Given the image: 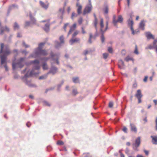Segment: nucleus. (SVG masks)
<instances>
[{"mask_svg": "<svg viewBox=\"0 0 157 157\" xmlns=\"http://www.w3.org/2000/svg\"><path fill=\"white\" fill-rule=\"evenodd\" d=\"M76 27V23H74L72 26L70 27V29L68 32L67 36L71 34L72 32L75 29Z\"/></svg>", "mask_w": 157, "mask_h": 157, "instance_id": "obj_13", "label": "nucleus"}, {"mask_svg": "<svg viewBox=\"0 0 157 157\" xmlns=\"http://www.w3.org/2000/svg\"><path fill=\"white\" fill-rule=\"evenodd\" d=\"M140 144V137H138L135 140V143L132 144L133 149L135 151H138L137 148L139 146Z\"/></svg>", "mask_w": 157, "mask_h": 157, "instance_id": "obj_4", "label": "nucleus"}, {"mask_svg": "<svg viewBox=\"0 0 157 157\" xmlns=\"http://www.w3.org/2000/svg\"><path fill=\"white\" fill-rule=\"evenodd\" d=\"M144 152H145V154L146 155H148V154H149V152L147 151L144 150Z\"/></svg>", "mask_w": 157, "mask_h": 157, "instance_id": "obj_60", "label": "nucleus"}, {"mask_svg": "<svg viewBox=\"0 0 157 157\" xmlns=\"http://www.w3.org/2000/svg\"><path fill=\"white\" fill-rule=\"evenodd\" d=\"M96 36H93L91 33H90L89 34V38L88 40V42L90 44L92 43V38L95 39L96 38Z\"/></svg>", "mask_w": 157, "mask_h": 157, "instance_id": "obj_20", "label": "nucleus"}, {"mask_svg": "<svg viewBox=\"0 0 157 157\" xmlns=\"http://www.w3.org/2000/svg\"><path fill=\"white\" fill-rule=\"evenodd\" d=\"M144 26L145 23L144 21H141L139 24V28L142 30H144Z\"/></svg>", "mask_w": 157, "mask_h": 157, "instance_id": "obj_21", "label": "nucleus"}, {"mask_svg": "<svg viewBox=\"0 0 157 157\" xmlns=\"http://www.w3.org/2000/svg\"><path fill=\"white\" fill-rule=\"evenodd\" d=\"M130 126H131V130L135 132H137V129L136 126L132 124H130Z\"/></svg>", "mask_w": 157, "mask_h": 157, "instance_id": "obj_22", "label": "nucleus"}, {"mask_svg": "<svg viewBox=\"0 0 157 157\" xmlns=\"http://www.w3.org/2000/svg\"><path fill=\"white\" fill-rule=\"evenodd\" d=\"M11 53L9 46L8 45H4L3 43L1 44L0 50V57L1 59V63L3 64L6 63L7 56Z\"/></svg>", "mask_w": 157, "mask_h": 157, "instance_id": "obj_1", "label": "nucleus"}, {"mask_svg": "<svg viewBox=\"0 0 157 157\" xmlns=\"http://www.w3.org/2000/svg\"><path fill=\"white\" fill-rule=\"evenodd\" d=\"M80 40V39L79 38H76L74 39V38L72 37V38L70 40L69 42L71 44H72L75 43H79Z\"/></svg>", "mask_w": 157, "mask_h": 157, "instance_id": "obj_16", "label": "nucleus"}, {"mask_svg": "<svg viewBox=\"0 0 157 157\" xmlns=\"http://www.w3.org/2000/svg\"><path fill=\"white\" fill-rule=\"evenodd\" d=\"M59 11L63 14L64 12V9L60 8L59 10Z\"/></svg>", "mask_w": 157, "mask_h": 157, "instance_id": "obj_48", "label": "nucleus"}, {"mask_svg": "<svg viewBox=\"0 0 157 157\" xmlns=\"http://www.w3.org/2000/svg\"><path fill=\"white\" fill-rule=\"evenodd\" d=\"M100 31L102 33H104L107 30H105V28H104V25L103 24V20L102 18H101L100 19Z\"/></svg>", "mask_w": 157, "mask_h": 157, "instance_id": "obj_10", "label": "nucleus"}, {"mask_svg": "<svg viewBox=\"0 0 157 157\" xmlns=\"http://www.w3.org/2000/svg\"><path fill=\"white\" fill-rule=\"evenodd\" d=\"M153 101L155 104V105H156L157 104V100H153Z\"/></svg>", "mask_w": 157, "mask_h": 157, "instance_id": "obj_63", "label": "nucleus"}, {"mask_svg": "<svg viewBox=\"0 0 157 157\" xmlns=\"http://www.w3.org/2000/svg\"><path fill=\"white\" fill-rule=\"evenodd\" d=\"M57 71V68L56 67H51L49 72L47 73V74L51 73L53 75L55 74Z\"/></svg>", "mask_w": 157, "mask_h": 157, "instance_id": "obj_15", "label": "nucleus"}, {"mask_svg": "<svg viewBox=\"0 0 157 157\" xmlns=\"http://www.w3.org/2000/svg\"><path fill=\"white\" fill-rule=\"evenodd\" d=\"M14 28L15 30L18 29L19 28V25L16 22H15L14 23Z\"/></svg>", "mask_w": 157, "mask_h": 157, "instance_id": "obj_28", "label": "nucleus"}, {"mask_svg": "<svg viewBox=\"0 0 157 157\" xmlns=\"http://www.w3.org/2000/svg\"><path fill=\"white\" fill-rule=\"evenodd\" d=\"M44 105H46L48 106H50V104L48 102L44 101Z\"/></svg>", "mask_w": 157, "mask_h": 157, "instance_id": "obj_51", "label": "nucleus"}, {"mask_svg": "<svg viewBox=\"0 0 157 157\" xmlns=\"http://www.w3.org/2000/svg\"><path fill=\"white\" fill-rule=\"evenodd\" d=\"M103 34V33H102V34L101 36V40L102 43L104 42L105 40V38Z\"/></svg>", "mask_w": 157, "mask_h": 157, "instance_id": "obj_38", "label": "nucleus"}, {"mask_svg": "<svg viewBox=\"0 0 157 157\" xmlns=\"http://www.w3.org/2000/svg\"><path fill=\"white\" fill-rule=\"evenodd\" d=\"M122 131L125 133H127V128L125 126H124L123 127V128L122 129Z\"/></svg>", "mask_w": 157, "mask_h": 157, "instance_id": "obj_46", "label": "nucleus"}, {"mask_svg": "<svg viewBox=\"0 0 157 157\" xmlns=\"http://www.w3.org/2000/svg\"><path fill=\"white\" fill-rule=\"evenodd\" d=\"M43 68L44 70H46L48 69V67L45 63H44L43 65Z\"/></svg>", "mask_w": 157, "mask_h": 157, "instance_id": "obj_43", "label": "nucleus"}, {"mask_svg": "<svg viewBox=\"0 0 157 157\" xmlns=\"http://www.w3.org/2000/svg\"><path fill=\"white\" fill-rule=\"evenodd\" d=\"M131 59L129 57H127L125 59V60L127 62L128 61Z\"/></svg>", "mask_w": 157, "mask_h": 157, "instance_id": "obj_50", "label": "nucleus"}, {"mask_svg": "<svg viewBox=\"0 0 157 157\" xmlns=\"http://www.w3.org/2000/svg\"><path fill=\"white\" fill-rule=\"evenodd\" d=\"M88 53L89 51L87 50H85L84 52V54L85 56L88 54Z\"/></svg>", "mask_w": 157, "mask_h": 157, "instance_id": "obj_52", "label": "nucleus"}, {"mask_svg": "<svg viewBox=\"0 0 157 157\" xmlns=\"http://www.w3.org/2000/svg\"><path fill=\"white\" fill-rule=\"evenodd\" d=\"M44 30L46 32L48 31L49 30V26L48 24H46L45 25V27L44 28Z\"/></svg>", "mask_w": 157, "mask_h": 157, "instance_id": "obj_27", "label": "nucleus"}, {"mask_svg": "<svg viewBox=\"0 0 157 157\" xmlns=\"http://www.w3.org/2000/svg\"><path fill=\"white\" fill-rule=\"evenodd\" d=\"M73 82L75 83H78L79 82V78L78 77H75L73 78Z\"/></svg>", "mask_w": 157, "mask_h": 157, "instance_id": "obj_26", "label": "nucleus"}, {"mask_svg": "<svg viewBox=\"0 0 157 157\" xmlns=\"http://www.w3.org/2000/svg\"><path fill=\"white\" fill-rule=\"evenodd\" d=\"M116 16L115 15L113 16V23L115 26L117 25V22L122 23L123 20L122 16L121 15H120L118 16V18L117 20H116Z\"/></svg>", "mask_w": 157, "mask_h": 157, "instance_id": "obj_5", "label": "nucleus"}, {"mask_svg": "<svg viewBox=\"0 0 157 157\" xmlns=\"http://www.w3.org/2000/svg\"><path fill=\"white\" fill-rule=\"evenodd\" d=\"M155 47L154 45H149L148 46L147 48L151 49L154 48Z\"/></svg>", "mask_w": 157, "mask_h": 157, "instance_id": "obj_35", "label": "nucleus"}, {"mask_svg": "<svg viewBox=\"0 0 157 157\" xmlns=\"http://www.w3.org/2000/svg\"><path fill=\"white\" fill-rule=\"evenodd\" d=\"M78 33V31L77 30L75 31L72 35V37L74 38Z\"/></svg>", "mask_w": 157, "mask_h": 157, "instance_id": "obj_32", "label": "nucleus"}, {"mask_svg": "<svg viewBox=\"0 0 157 157\" xmlns=\"http://www.w3.org/2000/svg\"><path fill=\"white\" fill-rule=\"evenodd\" d=\"M30 22L28 21H26L25 22V27H27L30 26Z\"/></svg>", "mask_w": 157, "mask_h": 157, "instance_id": "obj_33", "label": "nucleus"}, {"mask_svg": "<svg viewBox=\"0 0 157 157\" xmlns=\"http://www.w3.org/2000/svg\"><path fill=\"white\" fill-rule=\"evenodd\" d=\"M108 21H107L106 22V27H105V30H107L108 29Z\"/></svg>", "mask_w": 157, "mask_h": 157, "instance_id": "obj_49", "label": "nucleus"}, {"mask_svg": "<svg viewBox=\"0 0 157 157\" xmlns=\"http://www.w3.org/2000/svg\"><path fill=\"white\" fill-rule=\"evenodd\" d=\"M48 74H47L46 75H43L39 77V79H45L47 78V75Z\"/></svg>", "mask_w": 157, "mask_h": 157, "instance_id": "obj_34", "label": "nucleus"}, {"mask_svg": "<svg viewBox=\"0 0 157 157\" xmlns=\"http://www.w3.org/2000/svg\"><path fill=\"white\" fill-rule=\"evenodd\" d=\"M134 52V53H135L137 54H138L137 46L136 45V46H135V50Z\"/></svg>", "mask_w": 157, "mask_h": 157, "instance_id": "obj_40", "label": "nucleus"}, {"mask_svg": "<svg viewBox=\"0 0 157 157\" xmlns=\"http://www.w3.org/2000/svg\"><path fill=\"white\" fill-rule=\"evenodd\" d=\"M108 55H109L108 53H103V58L104 59H106L107 58Z\"/></svg>", "mask_w": 157, "mask_h": 157, "instance_id": "obj_45", "label": "nucleus"}, {"mask_svg": "<svg viewBox=\"0 0 157 157\" xmlns=\"http://www.w3.org/2000/svg\"><path fill=\"white\" fill-rule=\"evenodd\" d=\"M33 70H34L33 69L31 71V72H30V74L29 75H28L27 74H26L25 75V77H29V76H31L32 75H36V74L33 73Z\"/></svg>", "mask_w": 157, "mask_h": 157, "instance_id": "obj_25", "label": "nucleus"}, {"mask_svg": "<svg viewBox=\"0 0 157 157\" xmlns=\"http://www.w3.org/2000/svg\"><path fill=\"white\" fill-rule=\"evenodd\" d=\"M45 43H41L39 44L38 47L37 48L35 49V51H37L40 49H42L43 46L44 45Z\"/></svg>", "mask_w": 157, "mask_h": 157, "instance_id": "obj_23", "label": "nucleus"}, {"mask_svg": "<svg viewBox=\"0 0 157 157\" xmlns=\"http://www.w3.org/2000/svg\"><path fill=\"white\" fill-rule=\"evenodd\" d=\"M59 40L60 41L61 43H64V38L63 36L62 35L60 36L59 38Z\"/></svg>", "mask_w": 157, "mask_h": 157, "instance_id": "obj_29", "label": "nucleus"}, {"mask_svg": "<svg viewBox=\"0 0 157 157\" xmlns=\"http://www.w3.org/2000/svg\"><path fill=\"white\" fill-rule=\"evenodd\" d=\"M94 26H95L96 29L97 28V24H98V20H97V19H94Z\"/></svg>", "mask_w": 157, "mask_h": 157, "instance_id": "obj_37", "label": "nucleus"}, {"mask_svg": "<svg viewBox=\"0 0 157 157\" xmlns=\"http://www.w3.org/2000/svg\"><path fill=\"white\" fill-rule=\"evenodd\" d=\"M135 96L138 99V103H140L141 102V98L143 96L141 90L139 89L137 90Z\"/></svg>", "mask_w": 157, "mask_h": 157, "instance_id": "obj_8", "label": "nucleus"}, {"mask_svg": "<svg viewBox=\"0 0 157 157\" xmlns=\"http://www.w3.org/2000/svg\"><path fill=\"white\" fill-rule=\"evenodd\" d=\"M113 102L111 101L110 102L109 104V108H112L113 107Z\"/></svg>", "mask_w": 157, "mask_h": 157, "instance_id": "obj_42", "label": "nucleus"}, {"mask_svg": "<svg viewBox=\"0 0 157 157\" xmlns=\"http://www.w3.org/2000/svg\"><path fill=\"white\" fill-rule=\"evenodd\" d=\"M57 144L58 145H63L64 144L63 142L61 140H58Z\"/></svg>", "mask_w": 157, "mask_h": 157, "instance_id": "obj_36", "label": "nucleus"}, {"mask_svg": "<svg viewBox=\"0 0 157 157\" xmlns=\"http://www.w3.org/2000/svg\"><path fill=\"white\" fill-rule=\"evenodd\" d=\"M69 25V24L68 23H66L64 24L63 26V29L65 32L66 31V28Z\"/></svg>", "mask_w": 157, "mask_h": 157, "instance_id": "obj_41", "label": "nucleus"}, {"mask_svg": "<svg viewBox=\"0 0 157 157\" xmlns=\"http://www.w3.org/2000/svg\"><path fill=\"white\" fill-rule=\"evenodd\" d=\"M155 123L156 124V130H157V117H156V118Z\"/></svg>", "mask_w": 157, "mask_h": 157, "instance_id": "obj_62", "label": "nucleus"}, {"mask_svg": "<svg viewBox=\"0 0 157 157\" xmlns=\"http://www.w3.org/2000/svg\"><path fill=\"white\" fill-rule=\"evenodd\" d=\"M82 33L83 34H84L86 33L85 32V31L84 30V29L83 28V27H82Z\"/></svg>", "mask_w": 157, "mask_h": 157, "instance_id": "obj_61", "label": "nucleus"}, {"mask_svg": "<svg viewBox=\"0 0 157 157\" xmlns=\"http://www.w3.org/2000/svg\"><path fill=\"white\" fill-rule=\"evenodd\" d=\"M157 43V40H155L154 41H153V44L154 45H155Z\"/></svg>", "mask_w": 157, "mask_h": 157, "instance_id": "obj_55", "label": "nucleus"}, {"mask_svg": "<svg viewBox=\"0 0 157 157\" xmlns=\"http://www.w3.org/2000/svg\"><path fill=\"white\" fill-rule=\"evenodd\" d=\"M152 138V142L153 144H157V135L155 136H151Z\"/></svg>", "mask_w": 157, "mask_h": 157, "instance_id": "obj_18", "label": "nucleus"}, {"mask_svg": "<svg viewBox=\"0 0 157 157\" xmlns=\"http://www.w3.org/2000/svg\"><path fill=\"white\" fill-rule=\"evenodd\" d=\"M128 25L130 27L131 30L132 31V33L133 35H135L134 30L133 28V22L132 19H129L128 21Z\"/></svg>", "mask_w": 157, "mask_h": 157, "instance_id": "obj_9", "label": "nucleus"}, {"mask_svg": "<svg viewBox=\"0 0 157 157\" xmlns=\"http://www.w3.org/2000/svg\"><path fill=\"white\" fill-rule=\"evenodd\" d=\"M47 54V52L46 50L40 49L37 51H35L34 52L31 54L29 57V58L30 57L36 58L40 55L45 56Z\"/></svg>", "mask_w": 157, "mask_h": 157, "instance_id": "obj_2", "label": "nucleus"}, {"mask_svg": "<svg viewBox=\"0 0 157 157\" xmlns=\"http://www.w3.org/2000/svg\"><path fill=\"white\" fill-rule=\"evenodd\" d=\"M29 17L32 23L33 24L36 23V20L33 17L32 14L31 13H30L29 14Z\"/></svg>", "mask_w": 157, "mask_h": 157, "instance_id": "obj_24", "label": "nucleus"}, {"mask_svg": "<svg viewBox=\"0 0 157 157\" xmlns=\"http://www.w3.org/2000/svg\"><path fill=\"white\" fill-rule=\"evenodd\" d=\"M136 157H144L143 156H142V155H137Z\"/></svg>", "mask_w": 157, "mask_h": 157, "instance_id": "obj_64", "label": "nucleus"}, {"mask_svg": "<svg viewBox=\"0 0 157 157\" xmlns=\"http://www.w3.org/2000/svg\"><path fill=\"white\" fill-rule=\"evenodd\" d=\"M26 125L28 127H29L31 126V124L30 122H28L26 124Z\"/></svg>", "mask_w": 157, "mask_h": 157, "instance_id": "obj_57", "label": "nucleus"}, {"mask_svg": "<svg viewBox=\"0 0 157 157\" xmlns=\"http://www.w3.org/2000/svg\"><path fill=\"white\" fill-rule=\"evenodd\" d=\"M145 35L148 40H150L151 39H154L155 36L153 35L151 33L149 32H146L145 33Z\"/></svg>", "mask_w": 157, "mask_h": 157, "instance_id": "obj_11", "label": "nucleus"}, {"mask_svg": "<svg viewBox=\"0 0 157 157\" xmlns=\"http://www.w3.org/2000/svg\"><path fill=\"white\" fill-rule=\"evenodd\" d=\"M72 94L74 95H75L78 94V92L76 90L73 89L72 91Z\"/></svg>", "mask_w": 157, "mask_h": 157, "instance_id": "obj_39", "label": "nucleus"}, {"mask_svg": "<svg viewBox=\"0 0 157 157\" xmlns=\"http://www.w3.org/2000/svg\"><path fill=\"white\" fill-rule=\"evenodd\" d=\"M23 44L25 46V47L27 48L29 47V46L26 44L24 42H23Z\"/></svg>", "mask_w": 157, "mask_h": 157, "instance_id": "obj_54", "label": "nucleus"}, {"mask_svg": "<svg viewBox=\"0 0 157 157\" xmlns=\"http://www.w3.org/2000/svg\"><path fill=\"white\" fill-rule=\"evenodd\" d=\"M0 35L2 34L3 33V32L4 31H6L8 32L10 31L9 29L7 26H6L5 28H4L2 27H1L0 28Z\"/></svg>", "mask_w": 157, "mask_h": 157, "instance_id": "obj_17", "label": "nucleus"}, {"mask_svg": "<svg viewBox=\"0 0 157 157\" xmlns=\"http://www.w3.org/2000/svg\"><path fill=\"white\" fill-rule=\"evenodd\" d=\"M71 10V8L70 7H68L67 9V11L68 13H69Z\"/></svg>", "mask_w": 157, "mask_h": 157, "instance_id": "obj_59", "label": "nucleus"}, {"mask_svg": "<svg viewBox=\"0 0 157 157\" xmlns=\"http://www.w3.org/2000/svg\"><path fill=\"white\" fill-rule=\"evenodd\" d=\"M30 64L34 65L33 69L39 70L40 68V66L39 65V61L37 60L30 61Z\"/></svg>", "mask_w": 157, "mask_h": 157, "instance_id": "obj_6", "label": "nucleus"}, {"mask_svg": "<svg viewBox=\"0 0 157 157\" xmlns=\"http://www.w3.org/2000/svg\"><path fill=\"white\" fill-rule=\"evenodd\" d=\"M21 53L26 55L27 54L28 52L25 50H23L21 51Z\"/></svg>", "mask_w": 157, "mask_h": 157, "instance_id": "obj_53", "label": "nucleus"}, {"mask_svg": "<svg viewBox=\"0 0 157 157\" xmlns=\"http://www.w3.org/2000/svg\"><path fill=\"white\" fill-rule=\"evenodd\" d=\"M25 58H21L18 61V62L17 63H13L12 67L13 70H14L16 67V66L17 65V67L20 68H22L24 66V62Z\"/></svg>", "mask_w": 157, "mask_h": 157, "instance_id": "obj_3", "label": "nucleus"}, {"mask_svg": "<svg viewBox=\"0 0 157 157\" xmlns=\"http://www.w3.org/2000/svg\"><path fill=\"white\" fill-rule=\"evenodd\" d=\"M76 7L77 8V11L78 14H80L82 13V6L79 4V2H77L76 4Z\"/></svg>", "mask_w": 157, "mask_h": 157, "instance_id": "obj_12", "label": "nucleus"}, {"mask_svg": "<svg viewBox=\"0 0 157 157\" xmlns=\"http://www.w3.org/2000/svg\"><path fill=\"white\" fill-rule=\"evenodd\" d=\"M108 51L110 53H113V49L111 47H109L108 48Z\"/></svg>", "mask_w": 157, "mask_h": 157, "instance_id": "obj_47", "label": "nucleus"}, {"mask_svg": "<svg viewBox=\"0 0 157 157\" xmlns=\"http://www.w3.org/2000/svg\"><path fill=\"white\" fill-rule=\"evenodd\" d=\"M134 33H135V34H137L139 32V30L138 29H137L134 31Z\"/></svg>", "mask_w": 157, "mask_h": 157, "instance_id": "obj_58", "label": "nucleus"}, {"mask_svg": "<svg viewBox=\"0 0 157 157\" xmlns=\"http://www.w3.org/2000/svg\"><path fill=\"white\" fill-rule=\"evenodd\" d=\"M39 3L40 6L45 9H47L49 6V4L48 1L46 2V4H45L44 2L41 1L39 2Z\"/></svg>", "mask_w": 157, "mask_h": 157, "instance_id": "obj_14", "label": "nucleus"}, {"mask_svg": "<svg viewBox=\"0 0 157 157\" xmlns=\"http://www.w3.org/2000/svg\"><path fill=\"white\" fill-rule=\"evenodd\" d=\"M92 6L91 4H90L86 6L84 9L83 15H84L86 14L90 13L91 11Z\"/></svg>", "mask_w": 157, "mask_h": 157, "instance_id": "obj_7", "label": "nucleus"}, {"mask_svg": "<svg viewBox=\"0 0 157 157\" xmlns=\"http://www.w3.org/2000/svg\"><path fill=\"white\" fill-rule=\"evenodd\" d=\"M77 16L78 15L76 13L74 12H73L71 16V18L73 19L74 17H77Z\"/></svg>", "mask_w": 157, "mask_h": 157, "instance_id": "obj_30", "label": "nucleus"}, {"mask_svg": "<svg viewBox=\"0 0 157 157\" xmlns=\"http://www.w3.org/2000/svg\"><path fill=\"white\" fill-rule=\"evenodd\" d=\"M118 67L121 69H123L124 66V63L123 61L122 60H120L118 62Z\"/></svg>", "mask_w": 157, "mask_h": 157, "instance_id": "obj_19", "label": "nucleus"}, {"mask_svg": "<svg viewBox=\"0 0 157 157\" xmlns=\"http://www.w3.org/2000/svg\"><path fill=\"white\" fill-rule=\"evenodd\" d=\"M82 21H83V19H82V17H80L78 20V23L80 25H81L82 23Z\"/></svg>", "mask_w": 157, "mask_h": 157, "instance_id": "obj_44", "label": "nucleus"}, {"mask_svg": "<svg viewBox=\"0 0 157 157\" xmlns=\"http://www.w3.org/2000/svg\"><path fill=\"white\" fill-rule=\"evenodd\" d=\"M103 10L105 14H108V6H106Z\"/></svg>", "mask_w": 157, "mask_h": 157, "instance_id": "obj_31", "label": "nucleus"}, {"mask_svg": "<svg viewBox=\"0 0 157 157\" xmlns=\"http://www.w3.org/2000/svg\"><path fill=\"white\" fill-rule=\"evenodd\" d=\"M147 78H148L147 76H145V78H144V82H146L147 81Z\"/></svg>", "mask_w": 157, "mask_h": 157, "instance_id": "obj_56", "label": "nucleus"}]
</instances>
